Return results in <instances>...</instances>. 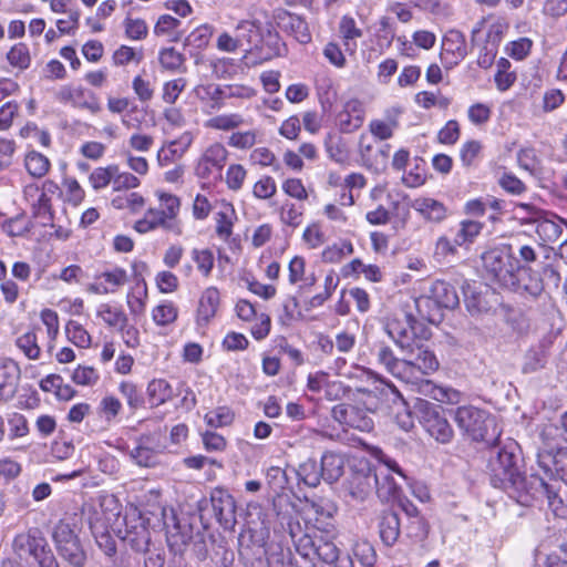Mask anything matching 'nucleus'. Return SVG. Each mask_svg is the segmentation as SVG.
<instances>
[{
    "label": "nucleus",
    "instance_id": "obj_1",
    "mask_svg": "<svg viewBox=\"0 0 567 567\" xmlns=\"http://www.w3.org/2000/svg\"><path fill=\"white\" fill-rule=\"evenodd\" d=\"M516 444L511 443L505 447L492 450L487 470L491 483L501 489L523 491L526 487V480L518 465L519 457L515 453Z\"/></svg>",
    "mask_w": 567,
    "mask_h": 567
},
{
    "label": "nucleus",
    "instance_id": "obj_2",
    "mask_svg": "<svg viewBox=\"0 0 567 567\" xmlns=\"http://www.w3.org/2000/svg\"><path fill=\"white\" fill-rule=\"evenodd\" d=\"M11 548L20 560L33 558L39 567H59L47 539L35 528L17 534Z\"/></svg>",
    "mask_w": 567,
    "mask_h": 567
},
{
    "label": "nucleus",
    "instance_id": "obj_3",
    "mask_svg": "<svg viewBox=\"0 0 567 567\" xmlns=\"http://www.w3.org/2000/svg\"><path fill=\"white\" fill-rule=\"evenodd\" d=\"M483 268L487 279L506 288L513 285V276L518 267L514 259L511 247H496L482 255Z\"/></svg>",
    "mask_w": 567,
    "mask_h": 567
},
{
    "label": "nucleus",
    "instance_id": "obj_4",
    "mask_svg": "<svg viewBox=\"0 0 567 567\" xmlns=\"http://www.w3.org/2000/svg\"><path fill=\"white\" fill-rule=\"evenodd\" d=\"M52 539L59 555L73 567H84L86 554L70 523L60 520L52 530Z\"/></svg>",
    "mask_w": 567,
    "mask_h": 567
},
{
    "label": "nucleus",
    "instance_id": "obj_5",
    "mask_svg": "<svg viewBox=\"0 0 567 567\" xmlns=\"http://www.w3.org/2000/svg\"><path fill=\"white\" fill-rule=\"evenodd\" d=\"M404 353L403 381L415 382L439 369V361L434 353L416 341L411 348L401 349Z\"/></svg>",
    "mask_w": 567,
    "mask_h": 567
},
{
    "label": "nucleus",
    "instance_id": "obj_6",
    "mask_svg": "<svg viewBox=\"0 0 567 567\" xmlns=\"http://www.w3.org/2000/svg\"><path fill=\"white\" fill-rule=\"evenodd\" d=\"M454 421L473 441L489 442L494 439V435L488 436V429L495 426V420L481 409L472 405L458 406L454 411Z\"/></svg>",
    "mask_w": 567,
    "mask_h": 567
},
{
    "label": "nucleus",
    "instance_id": "obj_7",
    "mask_svg": "<svg viewBox=\"0 0 567 567\" xmlns=\"http://www.w3.org/2000/svg\"><path fill=\"white\" fill-rule=\"evenodd\" d=\"M416 411L421 424L432 437L440 443H449L452 440V426L443 415V409L440 405L420 400Z\"/></svg>",
    "mask_w": 567,
    "mask_h": 567
},
{
    "label": "nucleus",
    "instance_id": "obj_8",
    "mask_svg": "<svg viewBox=\"0 0 567 567\" xmlns=\"http://www.w3.org/2000/svg\"><path fill=\"white\" fill-rule=\"evenodd\" d=\"M420 326L413 316L401 312L389 318L384 329L400 349H406L420 340L416 333Z\"/></svg>",
    "mask_w": 567,
    "mask_h": 567
},
{
    "label": "nucleus",
    "instance_id": "obj_9",
    "mask_svg": "<svg viewBox=\"0 0 567 567\" xmlns=\"http://www.w3.org/2000/svg\"><path fill=\"white\" fill-rule=\"evenodd\" d=\"M124 530L118 533L124 542L136 551H145L151 545V532L144 518L135 511L123 518Z\"/></svg>",
    "mask_w": 567,
    "mask_h": 567
},
{
    "label": "nucleus",
    "instance_id": "obj_10",
    "mask_svg": "<svg viewBox=\"0 0 567 567\" xmlns=\"http://www.w3.org/2000/svg\"><path fill=\"white\" fill-rule=\"evenodd\" d=\"M228 151L220 143L209 145L200 155L195 166V174L199 178L220 177L221 171L228 159Z\"/></svg>",
    "mask_w": 567,
    "mask_h": 567
},
{
    "label": "nucleus",
    "instance_id": "obj_11",
    "mask_svg": "<svg viewBox=\"0 0 567 567\" xmlns=\"http://www.w3.org/2000/svg\"><path fill=\"white\" fill-rule=\"evenodd\" d=\"M55 99L62 104L85 109L93 114L101 111V104L96 95L83 86L62 85L55 93Z\"/></svg>",
    "mask_w": 567,
    "mask_h": 567
},
{
    "label": "nucleus",
    "instance_id": "obj_12",
    "mask_svg": "<svg viewBox=\"0 0 567 567\" xmlns=\"http://www.w3.org/2000/svg\"><path fill=\"white\" fill-rule=\"evenodd\" d=\"M506 289L520 296L538 298L544 291V284L536 271L518 265L513 276V285H507Z\"/></svg>",
    "mask_w": 567,
    "mask_h": 567
},
{
    "label": "nucleus",
    "instance_id": "obj_13",
    "mask_svg": "<svg viewBox=\"0 0 567 567\" xmlns=\"http://www.w3.org/2000/svg\"><path fill=\"white\" fill-rule=\"evenodd\" d=\"M433 301L440 308L453 309L458 305V296L452 285L443 280L432 282L426 293L416 300L417 307L422 302Z\"/></svg>",
    "mask_w": 567,
    "mask_h": 567
},
{
    "label": "nucleus",
    "instance_id": "obj_14",
    "mask_svg": "<svg viewBox=\"0 0 567 567\" xmlns=\"http://www.w3.org/2000/svg\"><path fill=\"white\" fill-rule=\"evenodd\" d=\"M268 543L249 536L248 543L241 542L239 556L245 567H268Z\"/></svg>",
    "mask_w": 567,
    "mask_h": 567
},
{
    "label": "nucleus",
    "instance_id": "obj_15",
    "mask_svg": "<svg viewBox=\"0 0 567 567\" xmlns=\"http://www.w3.org/2000/svg\"><path fill=\"white\" fill-rule=\"evenodd\" d=\"M364 106L358 99H350L343 104L342 111L337 115V124L341 132L351 133L362 126Z\"/></svg>",
    "mask_w": 567,
    "mask_h": 567
},
{
    "label": "nucleus",
    "instance_id": "obj_16",
    "mask_svg": "<svg viewBox=\"0 0 567 567\" xmlns=\"http://www.w3.org/2000/svg\"><path fill=\"white\" fill-rule=\"evenodd\" d=\"M534 224L540 246L556 244L563 238L565 225L563 218L551 215L550 217L537 218Z\"/></svg>",
    "mask_w": 567,
    "mask_h": 567
},
{
    "label": "nucleus",
    "instance_id": "obj_17",
    "mask_svg": "<svg viewBox=\"0 0 567 567\" xmlns=\"http://www.w3.org/2000/svg\"><path fill=\"white\" fill-rule=\"evenodd\" d=\"M467 54L465 37L456 30L449 31L443 38L441 60L455 65Z\"/></svg>",
    "mask_w": 567,
    "mask_h": 567
},
{
    "label": "nucleus",
    "instance_id": "obj_18",
    "mask_svg": "<svg viewBox=\"0 0 567 567\" xmlns=\"http://www.w3.org/2000/svg\"><path fill=\"white\" fill-rule=\"evenodd\" d=\"M275 20L280 29L289 32L300 43H308L311 34L307 22L299 16L286 10H278Z\"/></svg>",
    "mask_w": 567,
    "mask_h": 567
},
{
    "label": "nucleus",
    "instance_id": "obj_19",
    "mask_svg": "<svg viewBox=\"0 0 567 567\" xmlns=\"http://www.w3.org/2000/svg\"><path fill=\"white\" fill-rule=\"evenodd\" d=\"M128 281L127 274L120 267L101 272L96 277V281L89 286V290L99 295L115 292L120 287Z\"/></svg>",
    "mask_w": 567,
    "mask_h": 567
},
{
    "label": "nucleus",
    "instance_id": "obj_20",
    "mask_svg": "<svg viewBox=\"0 0 567 567\" xmlns=\"http://www.w3.org/2000/svg\"><path fill=\"white\" fill-rule=\"evenodd\" d=\"M234 31L241 50L246 52L245 58L248 59L261 41L260 22L257 20H241L237 23Z\"/></svg>",
    "mask_w": 567,
    "mask_h": 567
},
{
    "label": "nucleus",
    "instance_id": "obj_21",
    "mask_svg": "<svg viewBox=\"0 0 567 567\" xmlns=\"http://www.w3.org/2000/svg\"><path fill=\"white\" fill-rule=\"evenodd\" d=\"M411 208L419 213L429 223H441L449 214L447 207L440 200L431 197H417L411 202Z\"/></svg>",
    "mask_w": 567,
    "mask_h": 567
},
{
    "label": "nucleus",
    "instance_id": "obj_22",
    "mask_svg": "<svg viewBox=\"0 0 567 567\" xmlns=\"http://www.w3.org/2000/svg\"><path fill=\"white\" fill-rule=\"evenodd\" d=\"M378 527L382 543L392 547L398 542L401 533L399 515L392 511L382 512L379 516Z\"/></svg>",
    "mask_w": 567,
    "mask_h": 567
},
{
    "label": "nucleus",
    "instance_id": "obj_23",
    "mask_svg": "<svg viewBox=\"0 0 567 567\" xmlns=\"http://www.w3.org/2000/svg\"><path fill=\"white\" fill-rule=\"evenodd\" d=\"M219 307V291L215 287L206 288L198 302L196 322L205 327L215 317Z\"/></svg>",
    "mask_w": 567,
    "mask_h": 567
},
{
    "label": "nucleus",
    "instance_id": "obj_24",
    "mask_svg": "<svg viewBox=\"0 0 567 567\" xmlns=\"http://www.w3.org/2000/svg\"><path fill=\"white\" fill-rule=\"evenodd\" d=\"M538 463L546 471H554L556 476L567 485V447L559 449L555 454H538Z\"/></svg>",
    "mask_w": 567,
    "mask_h": 567
},
{
    "label": "nucleus",
    "instance_id": "obj_25",
    "mask_svg": "<svg viewBox=\"0 0 567 567\" xmlns=\"http://www.w3.org/2000/svg\"><path fill=\"white\" fill-rule=\"evenodd\" d=\"M194 94L210 111L220 110L226 99V92L214 83L197 85Z\"/></svg>",
    "mask_w": 567,
    "mask_h": 567
},
{
    "label": "nucleus",
    "instance_id": "obj_26",
    "mask_svg": "<svg viewBox=\"0 0 567 567\" xmlns=\"http://www.w3.org/2000/svg\"><path fill=\"white\" fill-rule=\"evenodd\" d=\"M158 199L161 203V208L157 209L158 215L167 225L173 226L172 231L175 234H181V228L176 221V216L181 207L179 198L172 194L158 193Z\"/></svg>",
    "mask_w": 567,
    "mask_h": 567
},
{
    "label": "nucleus",
    "instance_id": "obj_27",
    "mask_svg": "<svg viewBox=\"0 0 567 567\" xmlns=\"http://www.w3.org/2000/svg\"><path fill=\"white\" fill-rule=\"evenodd\" d=\"M503 30L502 25H492L487 32V41L484 48L482 49L478 58H477V64L483 68L487 69L489 68L497 53V45L502 39Z\"/></svg>",
    "mask_w": 567,
    "mask_h": 567
},
{
    "label": "nucleus",
    "instance_id": "obj_28",
    "mask_svg": "<svg viewBox=\"0 0 567 567\" xmlns=\"http://www.w3.org/2000/svg\"><path fill=\"white\" fill-rule=\"evenodd\" d=\"M322 478L332 484L343 474L344 461L342 456L334 452L323 453L320 462Z\"/></svg>",
    "mask_w": 567,
    "mask_h": 567
},
{
    "label": "nucleus",
    "instance_id": "obj_29",
    "mask_svg": "<svg viewBox=\"0 0 567 567\" xmlns=\"http://www.w3.org/2000/svg\"><path fill=\"white\" fill-rule=\"evenodd\" d=\"M399 111H392L384 118L372 120L369 124L370 133L380 141L389 140L399 127Z\"/></svg>",
    "mask_w": 567,
    "mask_h": 567
},
{
    "label": "nucleus",
    "instance_id": "obj_30",
    "mask_svg": "<svg viewBox=\"0 0 567 567\" xmlns=\"http://www.w3.org/2000/svg\"><path fill=\"white\" fill-rule=\"evenodd\" d=\"M147 401L151 408H156L172 400L173 389L164 379L152 380L146 389Z\"/></svg>",
    "mask_w": 567,
    "mask_h": 567
},
{
    "label": "nucleus",
    "instance_id": "obj_31",
    "mask_svg": "<svg viewBox=\"0 0 567 567\" xmlns=\"http://www.w3.org/2000/svg\"><path fill=\"white\" fill-rule=\"evenodd\" d=\"M289 281L290 284L302 282L300 288H311L317 279L313 274L306 275V261L303 257L295 256L289 262Z\"/></svg>",
    "mask_w": 567,
    "mask_h": 567
},
{
    "label": "nucleus",
    "instance_id": "obj_32",
    "mask_svg": "<svg viewBox=\"0 0 567 567\" xmlns=\"http://www.w3.org/2000/svg\"><path fill=\"white\" fill-rule=\"evenodd\" d=\"M193 143V134L190 132H184L177 140L171 142L167 146V151L162 150L158 153V161L163 165V162H168L174 158H181Z\"/></svg>",
    "mask_w": 567,
    "mask_h": 567
},
{
    "label": "nucleus",
    "instance_id": "obj_33",
    "mask_svg": "<svg viewBox=\"0 0 567 567\" xmlns=\"http://www.w3.org/2000/svg\"><path fill=\"white\" fill-rule=\"evenodd\" d=\"M268 567H297L292 553L278 542H268Z\"/></svg>",
    "mask_w": 567,
    "mask_h": 567
},
{
    "label": "nucleus",
    "instance_id": "obj_34",
    "mask_svg": "<svg viewBox=\"0 0 567 567\" xmlns=\"http://www.w3.org/2000/svg\"><path fill=\"white\" fill-rule=\"evenodd\" d=\"M547 353L544 346L532 347L524 355L522 371L524 373H534L543 369L546 364Z\"/></svg>",
    "mask_w": 567,
    "mask_h": 567
},
{
    "label": "nucleus",
    "instance_id": "obj_35",
    "mask_svg": "<svg viewBox=\"0 0 567 567\" xmlns=\"http://www.w3.org/2000/svg\"><path fill=\"white\" fill-rule=\"evenodd\" d=\"M158 227H162L169 231H172L173 229V226L167 225L164 221V219L158 215V210L156 208L147 209L144 217L136 220L134 224V229L140 234H146Z\"/></svg>",
    "mask_w": 567,
    "mask_h": 567
},
{
    "label": "nucleus",
    "instance_id": "obj_36",
    "mask_svg": "<svg viewBox=\"0 0 567 567\" xmlns=\"http://www.w3.org/2000/svg\"><path fill=\"white\" fill-rule=\"evenodd\" d=\"M96 315L103 320L105 324L114 329L125 327V322L128 320L127 316L122 309L113 307L109 303L100 305Z\"/></svg>",
    "mask_w": 567,
    "mask_h": 567
},
{
    "label": "nucleus",
    "instance_id": "obj_37",
    "mask_svg": "<svg viewBox=\"0 0 567 567\" xmlns=\"http://www.w3.org/2000/svg\"><path fill=\"white\" fill-rule=\"evenodd\" d=\"M378 361L382 365H384V368L386 369V371L389 373H391L395 378L401 379L403 381V372H404L403 358L402 359L396 358L389 347L382 346L378 352Z\"/></svg>",
    "mask_w": 567,
    "mask_h": 567
},
{
    "label": "nucleus",
    "instance_id": "obj_38",
    "mask_svg": "<svg viewBox=\"0 0 567 567\" xmlns=\"http://www.w3.org/2000/svg\"><path fill=\"white\" fill-rule=\"evenodd\" d=\"M212 503L214 513L219 522H225L227 524L234 519L236 506L230 495L226 494L219 497L213 496Z\"/></svg>",
    "mask_w": 567,
    "mask_h": 567
},
{
    "label": "nucleus",
    "instance_id": "obj_39",
    "mask_svg": "<svg viewBox=\"0 0 567 567\" xmlns=\"http://www.w3.org/2000/svg\"><path fill=\"white\" fill-rule=\"evenodd\" d=\"M24 166L31 176L42 177L50 168V161L43 154L33 151L27 154Z\"/></svg>",
    "mask_w": 567,
    "mask_h": 567
},
{
    "label": "nucleus",
    "instance_id": "obj_40",
    "mask_svg": "<svg viewBox=\"0 0 567 567\" xmlns=\"http://www.w3.org/2000/svg\"><path fill=\"white\" fill-rule=\"evenodd\" d=\"M68 339L79 348L86 349L91 346L92 339L86 329L78 321L70 320L65 327Z\"/></svg>",
    "mask_w": 567,
    "mask_h": 567
},
{
    "label": "nucleus",
    "instance_id": "obj_41",
    "mask_svg": "<svg viewBox=\"0 0 567 567\" xmlns=\"http://www.w3.org/2000/svg\"><path fill=\"white\" fill-rule=\"evenodd\" d=\"M244 124V118L240 114H220L209 118L206 122V127L219 131H230Z\"/></svg>",
    "mask_w": 567,
    "mask_h": 567
},
{
    "label": "nucleus",
    "instance_id": "obj_42",
    "mask_svg": "<svg viewBox=\"0 0 567 567\" xmlns=\"http://www.w3.org/2000/svg\"><path fill=\"white\" fill-rule=\"evenodd\" d=\"M303 207L286 202L279 208V219L282 224L297 228L302 223Z\"/></svg>",
    "mask_w": 567,
    "mask_h": 567
},
{
    "label": "nucleus",
    "instance_id": "obj_43",
    "mask_svg": "<svg viewBox=\"0 0 567 567\" xmlns=\"http://www.w3.org/2000/svg\"><path fill=\"white\" fill-rule=\"evenodd\" d=\"M483 224L476 220H462L460 223V229L455 236V244L458 246H463L467 243H473V240L480 235L482 231Z\"/></svg>",
    "mask_w": 567,
    "mask_h": 567
},
{
    "label": "nucleus",
    "instance_id": "obj_44",
    "mask_svg": "<svg viewBox=\"0 0 567 567\" xmlns=\"http://www.w3.org/2000/svg\"><path fill=\"white\" fill-rule=\"evenodd\" d=\"M14 369L8 365L0 367V400L11 399L17 390V375Z\"/></svg>",
    "mask_w": 567,
    "mask_h": 567
},
{
    "label": "nucleus",
    "instance_id": "obj_45",
    "mask_svg": "<svg viewBox=\"0 0 567 567\" xmlns=\"http://www.w3.org/2000/svg\"><path fill=\"white\" fill-rule=\"evenodd\" d=\"M235 414L227 406H218L205 414L204 420L210 427L228 426L234 422Z\"/></svg>",
    "mask_w": 567,
    "mask_h": 567
},
{
    "label": "nucleus",
    "instance_id": "obj_46",
    "mask_svg": "<svg viewBox=\"0 0 567 567\" xmlns=\"http://www.w3.org/2000/svg\"><path fill=\"white\" fill-rule=\"evenodd\" d=\"M17 347L24 353L30 360H37L40 357V347L38 344V338L35 331H28L20 336L16 340Z\"/></svg>",
    "mask_w": 567,
    "mask_h": 567
},
{
    "label": "nucleus",
    "instance_id": "obj_47",
    "mask_svg": "<svg viewBox=\"0 0 567 567\" xmlns=\"http://www.w3.org/2000/svg\"><path fill=\"white\" fill-rule=\"evenodd\" d=\"M32 214L33 216L39 219V224L43 227L45 226H53L52 224V213H51V205H50V198L47 196L45 193L40 194L39 198L35 203L32 205Z\"/></svg>",
    "mask_w": 567,
    "mask_h": 567
},
{
    "label": "nucleus",
    "instance_id": "obj_48",
    "mask_svg": "<svg viewBox=\"0 0 567 567\" xmlns=\"http://www.w3.org/2000/svg\"><path fill=\"white\" fill-rule=\"evenodd\" d=\"M145 205L144 197L138 193H127L118 195L112 199V206L116 209H130L133 213L138 212Z\"/></svg>",
    "mask_w": 567,
    "mask_h": 567
},
{
    "label": "nucleus",
    "instance_id": "obj_49",
    "mask_svg": "<svg viewBox=\"0 0 567 567\" xmlns=\"http://www.w3.org/2000/svg\"><path fill=\"white\" fill-rule=\"evenodd\" d=\"M8 62L19 69H27L31 63V56L27 44L20 42L14 44L7 53Z\"/></svg>",
    "mask_w": 567,
    "mask_h": 567
},
{
    "label": "nucleus",
    "instance_id": "obj_50",
    "mask_svg": "<svg viewBox=\"0 0 567 567\" xmlns=\"http://www.w3.org/2000/svg\"><path fill=\"white\" fill-rule=\"evenodd\" d=\"M390 145L385 144L381 148L375 150L367 159L363 165L373 171L374 173L384 172L389 162Z\"/></svg>",
    "mask_w": 567,
    "mask_h": 567
},
{
    "label": "nucleus",
    "instance_id": "obj_51",
    "mask_svg": "<svg viewBox=\"0 0 567 567\" xmlns=\"http://www.w3.org/2000/svg\"><path fill=\"white\" fill-rule=\"evenodd\" d=\"M192 259L196 264L198 271L204 276L208 277L214 268V254L210 249H197L192 250Z\"/></svg>",
    "mask_w": 567,
    "mask_h": 567
},
{
    "label": "nucleus",
    "instance_id": "obj_52",
    "mask_svg": "<svg viewBox=\"0 0 567 567\" xmlns=\"http://www.w3.org/2000/svg\"><path fill=\"white\" fill-rule=\"evenodd\" d=\"M298 474L305 484L311 487L318 486L320 484V480L322 478L321 467H318V464L315 460H308L302 463L299 466Z\"/></svg>",
    "mask_w": 567,
    "mask_h": 567
},
{
    "label": "nucleus",
    "instance_id": "obj_53",
    "mask_svg": "<svg viewBox=\"0 0 567 567\" xmlns=\"http://www.w3.org/2000/svg\"><path fill=\"white\" fill-rule=\"evenodd\" d=\"M116 174V165H110L107 167L95 168L89 179L92 187L95 190L106 187L111 182L113 183L114 175Z\"/></svg>",
    "mask_w": 567,
    "mask_h": 567
},
{
    "label": "nucleus",
    "instance_id": "obj_54",
    "mask_svg": "<svg viewBox=\"0 0 567 567\" xmlns=\"http://www.w3.org/2000/svg\"><path fill=\"white\" fill-rule=\"evenodd\" d=\"M177 308L172 302H165L153 309L152 317L157 326H167L177 319Z\"/></svg>",
    "mask_w": 567,
    "mask_h": 567
},
{
    "label": "nucleus",
    "instance_id": "obj_55",
    "mask_svg": "<svg viewBox=\"0 0 567 567\" xmlns=\"http://www.w3.org/2000/svg\"><path fill=\"white\" fill-rule=\"evenodd\" d=\"M118 391L132 410H137L144 405V398L134 383L123 381L120 383Z\"/></svg>",
    "mask_w": 567,
    "mask_h": 567
},
{
    "label": "nucleus",
    "instance_id": "obj_56",
    "mask_svg": "<svg viewBox=\"0 0 567 567\" xmlns=\"http://www.w3.org/2000/svg\"><path fill=\"white\" fill-rule=\"evenodd\" d=\"M40 317L41 321L47 327V333L49 338L48 349L51 351L59 334V317L58 313L51 309L42 310Z\"/></svg>",
    "mask_w": 567,
    "mask_h": 567
},
{
    "label": "nucleus",
    "instance_id": "obj_57",
    "mask_svg": "<svg viewBox=\"0 0 567 567\" xmlns=\"http://www.w3.org/2000/svg\"><path fill=\"white\" fill-rule=\"evenodd\" d=\"M158 60L163 69L177 71L183 65L185 58L174 48H166L159 52Z\"/></svg>",
    "mask_w": 567,
    "mask_h": 567
},
{
    "label": "nucleus",
    "instance_id": "obj_58",
    "mask_svg": "<svg viewBox=\"0 0 567 567\" xmlns=\"http://www.w3.org/2000/svg\"><path fill=\"white\" fill-rule=\"evenodd\" d=\"M257 131L235 132L228 138V145L238 150L251 148L257 142Z\"/></svg>",
    "mask_w": 567,
    "mask_h": 567
},
{
    "label": "nucleus",
    "instance_id": "obj_59",
    "mask_svg": "<svg viewBox=\"0 0 567 567\" xmlns=\"http://www.w3.org/2000/svg\"><path fill=\"white\" fill-rule=\"evenodd\" d=\"M405 534L409 538L421 542L427 537L429 526L422 516L409 519L405 526Z\"/></svg>",
    "mask_w": 567,
    "mask_h": 567
},
{
    "label": "nucleus",
    "instance_id": "obj_60",
    "mask_svg": "<svg viewBox=\"0 0 567 567\" xmlns=\"http://www.w3.org/2000/svg\"><path fill=\"white\" fill-rule=\"evenodd\" d=\"M339 33L344 41V44L362 37V30L357 27L354 19L349 16H343L341 18L339 23Z\"/></svg>",
    "mask_w": 567,
    "mask_h": 567
},
{
    "label": "nucleus",
    "instance_id": "obj_61",
    "mask_svg": "<svg viewBox=\"0 0 567 567\" xmlns=\"http://www.w3.org/2000/svg\"><path fill=\"white\" fill-rule=\"evenodd\" d=\"M186 86V80L178 78L164 83L162 99L167 104H174Z\"/></svg>",
    "mask_w": 567,
    "mask_h": 567
},
{
    "label": "nucleus",
    "instance_id": "obj_62",
    "mask_svg": "<svg viewBox=\"0 0 567 567\" xmlns=\"http://www.w3.org/2000/svg\"><path fill=\"white\" fill-rule=\"evenodd\" d=\"M247 175V171L240 164H231L226 172V184L229 189L238 190L241 188L245 178Z\"/></svg>",
    "mask_w": 567,
    "mask_h": 567
},
{
    "label": "nucleus",
    "instance_id": "obj_63",
    "mask_svg": "<svg viewBox=\"0 0 567 567\" xmlns=\"http://www.w3.org/2000/svg\"><path fill=\"white\" fill-rule=\"evenodd\" d=\"M329 156L337 163H344L348 154L342 141L336 136L329 135L324 142Z\"/></svg>",
    "mask_w": 567,
    "mask_h": 567
},
{
    "label": "nucleus",
    "instance_id": "obj_64",
    "mask_svg": "<svg viewBox=\"0 0 567 567\" xmlns=\"http://www.w3.org/2000/svg\"><path fill=\"white\" fill-rule=\"evenodd\" d=\"M354 556L363 567H373L377 561V555L370 543L363 542L354 547Z\"/></svg>",
    "mask_w": 567,
    "mask_h": 567
}]
</instances>
